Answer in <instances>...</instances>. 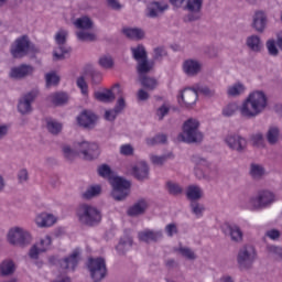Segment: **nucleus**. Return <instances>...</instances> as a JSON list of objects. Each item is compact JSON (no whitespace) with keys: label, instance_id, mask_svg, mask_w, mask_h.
Listing matches in <instances>:
<instances>
[{"label":"nucleus","instance_id":"nucleus-1","mask_svg":"<svg viewBox=\"0 0 282 282\" xmlns=\"http://www.w3.org/2000/svg\"><path fill=\"white\" fill-rule=\"evenodd\" d=\"M268 107V96L261 90H256L251 93L242 102L239 111L242 118L251 120V118H257L265 111Z\"/></svg>","mask_w":282,"mask_h":282},{"label":"nucleus","instance_id":"nucleus-2","mask_svg":"<svg viewBox=\"0 0 282 282\" xmlns=\"http://www.w3.org/2000/svg\"><path fill=\"white\" fill-rule=\"evenodd\" d=\"M178 140L187 144L202 142L204 134L199 131V121L193 118L187 119L183 124V133L178 134Z\"/></svg>","mask_w":282,"mask_h":282},{"label":"nucleus","instance_id":"nucleus-3","mask_svg":"<svg viewBox=\"0 0 282 282\" xmlns=\"http://www.w3.org/2000/svg\"><path fill=\"white\" fill-rule=\"evenodd\" d=\"M77 217L79 224L94 228L102 221V214L100 210L91 205L83 204L77 208Z\"/></svg>","mask_w":282,"mask_h":282},{"label":"nucleus","instance_id":"nucleus-4","mask_svg":"<svg viewBox=\"0 0 282 282\" xmlns=\"http://www.w3.org/2000/svg\"><path fill=\"white\" fill-rule=\"evenodd\" d=\"M110 184L112 186L111 197L115 202H124L131 193V181L122 176H115Z\"/></svg>","mask_w":282,"mask_h":282},{"label":"nucleus","instance_id":"nucleus-5","mask_svg":"<svg viewBox=\"0 0 282 282\" xmlns=\"http://www.w3.org/2000/svg\"><path fill=\"white\" fill-rule=\"evenodd\" d=\"M236 261L239 270H251L257 261V249L251 245H245L238 250Z\"/></svg>","mask_w":282,"mask_h":282},{"label":"nucleus","instance_id":"nucleus-6","mask_svg":"<svg viewBox=\"0 0 282 282\" xmlns=\"http://www.w3.org/2000/svg\"><path fill=\"white\" fill-rule=\"evenodd\" d=\"M68 35L69 32L63 29L55 34V43L57 47L53 50V61H65L67 54H72V46L67 45Z\"/></svg>","mask_w":282,"mask_h":282},{"label":"nucleus","instance_id":"nucleus-7","mask_svg":"<svg viewBox=\"0 0 282 282\" xmlns=\"http://www.w3.org/2000/svg\"><path fill=\"white\" fill-rule=\"evenodd\" d=\"M7 239L11 246H18L19 248H25L32 243V235L21 227L11 228Z\"/></svg>","mask_w":282,"mask_h":282},{"label":"nucleus","instance_id":"nucleus-8","mask_svg":"<svg viewBox=\"0 0 282 282\" xmlns=\"http://www.w3.org/2000/svg\"><path fill=\"white\" fill-rule=\"evenodd\" d=\"M204 8V0H186L183 10L188 12L184 18V23H195V21H202V10Z\"/></svg>","mask_w":282,"mask_h":282},{"label":"nucleus","instance_id":"nucleus-9","mask_svg":"<svg viewBox=\"0 0 282 282\" xmlns=\"http://www.w3.org/2000/svg\"><path fill=\"white\" fill-rule=\"evenodd\" d=\"M87 268L94 282H100L107 276V262L105 258H90Z\"/></svg>","mask_w":282,"mask_h":282},{"label":"nucleus","instance_id":"nucleus-10","mask_svg":"<svg viewBox=\"0 0 282 282\" xmlns=\"http://www.w3.org/2000/svg\"><path fill=\"white\" fill-rule=\"evenodd\" d=\"M276 202V196L270 191H261L256 196L250 197L249 206L253 210H261V208H268L271 204Z\"/></svg>","mask_w":282,"mask_h":282},{"label":"nucleus","instance_id":"nucleus-11","mask_svg":"<svg viewBox=\"0 0 282 282\" xmlns=\"http://www.w3.org/2000/svg\"><path fill=\"white\" fill-rule=\"evenodd\" d=\"M77 152L83 155L84 160L91 162V160H98L100 147L96 142L83 141L77 143Z\"/></svg>","mask_w":282,"mask_h":282},{"label":"nucleus","instance_id":"nucleus-12","mask_svg":"<svg viewBox=\"0 0 282 282\" xmlns=\"http://www.w3.org/2000/svg\"><path fill=\"white\" fill-rule=\"evenodd\" d=\"M11 55L13 58H23L30 53V37L23 35L18 37L13 45H11Z\"/></svg>","mask_w":282,"mask_h":282},{"label":"nucleus","instance_id":"nucleus-13","mask_svg":"<svg viewBox=\"0 0 282 282\" xmlns=\"http://www.w3.org/2000/svg\"><path fill=\"white\" fill-rule=\"evenodd\" d=\"M225 143L231 151H236L237 153H243L248 148V140L237 133L227 134Z\"/></svg>","mask_w":282,"mask_h":282},{"label":"nucleus","instance_id":"nucleus-14","mask_svg":"<svg viewBox=\"0 0 282 282\" xmlns=\"http://www.w3.org/2000/svg\"><path fill=\"white\" fill-rule=\"evenodd\" d=\"M78 251H74L70 256L64 259L58 260L56 257H51L48 261L52 263V265H56V263H58L62 270H72V272H74V270H76L78 267Z\"/></svg>","mask_w":282,"mask_h":282},{"label":"nucleus","instance_id":"nucleus-15","mask_svg":"<svg viewBox=\"0 0 282 282\" xmlns=\"http://www.w3.org/2000/svg\"><path fill=\"white\" fill-rule=\"evenodd\" d=\"M198 98L199 95L197 88H185L180 93L178 102L182 107L191 109V107H194V105L197 104Z\"/></svg>","mask_w":282,"mask_h":282},{"label":"nucleus","instance_id":"nucleus-16","mask_svg":"<svg viewBox=\"0 0 282 282\" xmlns=\"http://www.w3.org/2000/svg\"><path fill=\"white\" fill-rule=\"evenodd\" d=\"M39 96V91L31 90L30 93L25 94L18 102V111L22 116H28L32 113V102L36 100Z\"/></svg>","mask_w":282,"mask_h":282},{"label":"nucleus","instance_id":"nucleus-17","mask_svg":"<svg viewBox=\"0 0 282 282\" xmlns=\"http://www.w3.org/2000/svg\"><path fill=\"white\" fill-rule=\"evenodd\" d=\"M138 239L139 241H143V243H158V241H162L164 239V234L162 230H151V229H144L142 231L138 232Z\"/></svg>","mask_w":282,"mask_h":282},{"label":"nucleus","instance_id":"nucleus-18","mask_svg":"<svg viewBox=\"0 0 282 282\" xmlns=\"http://www.w3.org/2000/svg\"><path fill=\"white\" fill-rule=\"evenodd\" d=\"M32 74H34V66L21 64L19 66L12 67L9 76L15 80H23V78H28V76H32Z\"/></svg>","mask_w":282,"mask_h":282},{"label":"nucleus","instance_id":"nucleus-19","mask_svg":"<svg viewBox=\"0 0 282 282\" xmlns=\"http://www.w3.org/2000/svg\"><path fill=\"white\" fill-rule=\"evenodd\" d=\"M169 10V3L164 1H152L147 7V17L149 19H158L160 14H164Z\"/></svg>","mask_w":282,"mask_h":282},{"label":"nucleus","instance_id":"nucleus-20","mask_svg":"<svg viewBox=\"0 0 282 282\" xmlns=\"http://www.w3.org/2000/svg\"><path fill=\"white\" fill-rule=\"evenodd\" d=\"M97 120L98 117L91 110H83L82 113L77 117L79 127H84V129H93Z\"/></svg>","mask_w":282,"mask_h":282},{"label":"nucleus","instance_id":"nucleus-21","mask_svg":"<svg viewBox=\"0 0 282 282\" xmlns=\"http://www.w3.org/2000/svg\"><path fill=\"white\" fill-rule=\"evenodd\" d=\"M224 232L225 235H229L234 243H241V241H243V231L241 230V227L235 223L225 224Z\"/></svg>","mask_w":282,"mask_h":282},{"label":"nucleus","instance_id":"nucleus-22","mask_svg":"<svg viewBox=\"0 0 282 282\" xmlns=\"http://www.w3.org/2000/svg\"><path fill=\"white\" fill-rule=\"evenodd\" d=\"M265 25H268V17L265 15V12L263 11H256L252 17V23L251 28L256 30V32H264Z\"/></svg>","mask_w":282,"mask_h":282},{"label":"nucleus","instance_id":"nucleus-23","mask_svg":"<svg viewBox=\"0 0 282 282\" xmlns=\"http://www.w3.org/2000/svg\"><path fill=\"white\" fill-rule=\"evenodd\" d=\"M147 208H149V202H147L144 198H141L130 208H128L127 215L129 217H140V215H144L147 213Z\"/></svg>","mask_w":282,"mask_h":282},{"label":"nucleus","instance_id":"nucleus-24","mask_svg":"<svg viewBox=\"0 0 282 282\" xmlns=\"http://www.w3.org/2000/svg\"><path fill=\"white\" fill-rule=\"evenodd\" d=\"M132 173L139 182H144L149 178V164L145 161H139L137 165L132 167Z\"/></svg>","mask_w":282,"mask_h":282},{"label":"nucleus","instance_id":"nucleus-25","mask_svg":"<svg viewBox=\"0 0 282 282\" xmlns=\"http://www.w3.org/2000/svg\"><path fill=\"white\" fill-rule=\"evenodd\" d=\"M44 121L46 131H48L51 135H61V133H63V124L58 120L52 117H46Z\"/></svg>","mask_w":282,"mask_h":282},{"label":"nucleus","instance_id":"nucleus-26","mask_svg":"<svg viewBox=\"0 0 282 282\" xmlns=\"http://www.w3.org/2000/svg\"><path fill=\"white\" fill-rule=\"evenodd\" d=\"M183 72L187 76H197L202 72V64L195 59H186L183 63Z\"/></svg>","mask_w":282,"mask_h":282},{"label":"nucleus","instance_id":"nucleus-27","mask_svg":"<svg viewBox=\"0 0 282 282\" xmlns=\"http://www.w3.org/2000/svg\"><path fill=\"white\" fill-rule=\"evenodd\" d=\"M249 175L254 182H261L265 177V167L258 163H250Z\"/></svg>","mask_w":282,"mask_h":282},{"label":"nucleus","instance_id":"nucleus-28","mask_svg":"<svg viewBox=\"0 0 282 282\" xmlns=\"http://www.w3.org/2000/svg\"><path fill=\"white\" fill-rule=\"evenodd\" d=\"M35 223L39 228H50V226H54V224H56V217L52 214L42 213L36 216Z\"/></svg>","mask_w":282,"mask_h":282},{"label":"nucleus","instance_id":"nucleus-29","mask_svg":"<svg viewBox=\"0 0 282 282\" xmlns=\"http://www.w3.org/2000/svg\"><path fill=\"white\" fill-rule=\"evenodd\" d=\"M132 246L133 237H131L129 234H126L123 237L120 238L116 250L119 252V254H127L128 250H131Z\"/></svg>","mask_w":282,"mask_h":282},{"label":"nucleus","instance_id":"nucleus-30","mask_svg":"<svg viewBox=\"0 0 282 282\" xmlns=\"http://www.w3.org/2000/svg\"><path fill=\"white\" fill-rule=\"evenodd\" d=\"M122 34H124L127 39H133L134 41H142L145 36L144 30L140 28H124L122 29Z\"/></svg>","mask_w":282,"mask_h":282},{"label":"nucleus","instance_id":"nucleus-31","mask_svg":"<svg viewBox=\"0 0 282 282\" xmlns=\"http://www.w3.org/2000/svg\"><path fill=\"white\" fill-rule=\"evenodd\" d=\"M246 45L251 52L259 53L263 50V43L261 42V37L258 35H250L247 37Z\"/></svg>","mask_w":282,"mask_h":282},{"label":"nucleus","instance_id":"nucleus-32","mask_svg":"<svg viewBox=\"0 0 282 282\" xmlns=\"http://www.w3.org/2000/svg\"><path fill=\"white\" fill-rule=\"evenodd\" d=\"M202 195H204L202 187L197 185H189L187 187L186 197L187 199H191V202H197V199H202Z\"/></svg>","mask_w":282,"mask_h":282},{"label":"nucleus","instance_id":"nucleus-33","mask_svg":"<svg viewBox=\"0 0 282 282\" xmlns=\"http://www.w3.org/2000/svg\"><path fill=\"white\" fill-rule=\"evenodd\" d=\"M131 52H132V58L137 61V63L149 58L147 48L142 44H138L135 47H131Z\"/></svg>","mask_w":282,"mask_h":282},{"label":"nucleus","instance_id":"nucleus-34","mask_svg":"<svg viewBox=\"0 0 282 282\" xmlns=\"http://www.w3.org/2000/svg\"><path fill=\"white\" fill-rule=\"evenodd\" d=\"M113 91L115 94H117L118 96H120V98L117 100V104L115 106V110L118 113H122V111H124V107H127V102L124 101V97H122V88H120L119 84H116L113 87Z\"/></svg>","mask_w":282,"mask_h":282},{"label":"nucleus","instance_id":"nucleus-35","mask_svg":"<svg viewBox=\"0 0 282 282\" xmlns=\"http://www.w3.org/2000/svg\"><path fill=\"white\" fill-rule=\"evenodd\" d=\"M151 69H153V63H150L149 57L138 62L137 72L139 74V77L147 76V74H149Z\"/></svg>","mask_w":282,"mask_h":282},{"label":"nucleus","instance_id":"nucleus-36","mask_svg":"<svg viewBox=\"0 0 282 282\" xmlns=\"http://www.w3.org/2000/svg\"><path fill=\"white\" fill-rule=\"evenodd\" d=\"M14 261L12 260H3L0 263V274L1 276H10L14 272Z\"/></svg>","mask_w":282,"mask_h":282},{"label":"nucleus","instance_id":"nucleus-37","mask_svg":"<svg viewBox=\"0 0 282 282\" xmlns=\"http://www.w3.org/2000/svg\"><path fill=\"white\" fill-rule=\"evenodd\" d=\"M74 25L77 30H91L94 21L89 17H82L74 22Z\"/></svg>","mask_w":282,"mask_h":282},{"label":"nucleus","instance_id":"nucleus-38","mask_svg":"<svg viewBox=\"0 0 282 282\" xmlns=\"http://www.w3.org/2000/svg\"><path fill=\"white\" fill-rule=\"evenodd\" d=\"M281 133V130H279V127L276 126H271L269 127L267 131V141L269 144H276L279 142V135Z\"/></svg>","mask_w":282,"mask_h":282},{"label":"nucleus","instance_id":"nucleus-39","mask_svg":"<svg viewBox=\"0 0 282 282\" xmlns=\"http://www.w3.org/2000/svg\"><path fill=\"white\" fill-rule=\"evenodd\" d=\"M173 158H175V155L172 152H169L163 155H152L150 160L154 166H164V163L169 162V160H173Z\"/></svg>","mask_w":282,"mask_h":282},{"label":"nucleus","instance_id":"nucleus-40","mask_svg":"<svg viewBox=\"0 0 282 282\" xmlns=\"http://www.w3.org/2000/svg\"><path fill=\"white\" fill-rule=\"evenodd\" d=\"M139 80L142 85V87H144L145 89H149V91H153V89H155V87H158V79H155L153 77H149L147 75H141L139 77Z\"/></svg>","mask_w":282,"mask_h":282},{"label":"nucleus","instance_id":"nucleus-41","mask_svg":"<svg viewBox=\"0 0 282 282\" xmlns=\"http://www.w3.org/2000/svg\"><path fill=\"white\" fill-rule=\"evenodd\" d=\"M48 100L58 107L65 105L69 100V97L65 93H55L48 96Z\"/></svg>","mask_w":282,"mask_h":282},{"label":"nucleus","instance_id":"nucleus-42","mask_svg":"<svg viewBox=\"0 0 282 282\" xmlns=\"http://www.w3.org/2000/svg\"><path fill=\"white\" fill-rule=\"evenodd\" d=\"M95 98L99 102H113V100H116V96L113 95V91H111V90H106L105 93L96 91Z\"/></svg>","mask_w":282,"mask_h":282},{"label":"nucleus","instance_id":"nucleus-43","mask_svg":"<svg viewBox=\"0 0 282 282\" xmlns=\"http://www.w3.org/2000/svg\"><path fill=\"white\" fill-rule=\"evenodd\" d=\"M246 91V86L241 83L234 84L229 86L227 89V95L231 96L232 98H237V96H241Z\"/></svg>","mask_w":282,"mask_h":282},{"label":"nucleus","instance_id":"nucleus-44","mask_svg":"<svg viewBox=\"0 0 282 282\" xmlns=\"http://www.w3.org/2000/svg\"><path fill=\"white\" fill-rule=\"evenodd\" d=\"M77 147H78V143L75 144V150H72L69 145L63 147V153H64L65 160H67L68 162H74V160H76V155H80V153H78Z\"/></svg>","mask_w":282,"mask_h":282},{"label":"nucleus","instance_id":"nucleus-45","mask_svg":"<svg viewBox=\"0 0 282 282\" xmlns=\"http://www.w3.org/2000/svg\"><path fill=\"white\" fill-rule=\"evenodd\" d=\"M174 252H180V254H182V257H184L188 261H195V259H197V254H195V251H193V249L188 247L176 248L174 249Z\"/></svg>","mask_w":282,"mask_h":282},{"label":"nucleus","instance_id":"nucleus-46","mask_svg":"<svg viewBox=\"0 0 282 282\" xmlns=\"http://www.w3.org/2000/svg\"><path fill=\"white\" fill-rule=\"evenodd\" d=\"M97 173L99 177H104L105 180H111L115 177L113 176V171H111V167L108 164H102L98 167Z\"/></svg>","mask_w":282,"mask_h":282},{"label":"nucleus","instance_id":"nucleus-47","mask_svg":"<svg viewBox=\"0 0 282 282\" xmlns=\"http://www.w3.org/2000/svg\"><path fill=\"white\" fill-rule=\"evenodd\" d=\"M166 191L170 195L177 197V195H182L184 189L182 188V186H180V184H177L173 181H169L166 183Z\"/></svg>","mask_w":282,"mask_h":282},{"label":"nucleus","instance_id":"nucleus-48","mask_svg":"<svg viewBox=\"0 0 282 282\" xmlns=\"http://www.w3.org/2000/svg\"><path fill=\"white\" fill-rule=\"evenodd\" d=\"M196 93L202 94L206 98H215L216 91L215 89H210L208 86L196 85Z\"/></svg>","mask_w":282,"mask_h":282},{"label":"nucleus","instance_id":"nucleus-49","mask_svg":"<svg viewBox=\"0 0 282 282\" xmlns=\"http://www.w3.org/2000/svg\"><path fill=\"white\" fill-rule=\"evenodd\" d=\"M237 111H239V106H237V104H235V102H231L223 108V116L225 118H230V117L235 116V113H237Z\"/></svg>","mask_w":282,"mask_h":282},{"label":"nucleus","instance_id":"nucleus-50","mask_svg":"<svg viewBox=\"0 0 282 282\" xmlns=\"http://www.w3.org/2000/svg\"><path fill=\"white\" fill-rule=\"evenodd\" d=\"M76 36H77L78 41H82L83 43H85L87 41H89V42L96 41V34L89 33L87 31H77Z\"/></svg>","mask_w":282,"mask_h":282},{"label":"nucleus","instance_id":"nucleus-51","mask_svg":"<svg viewBox=\"0 0 282 282\" xmlns=\"http://www.w3.org/2000/svg\"><path fill=\"white\" fill-rule=\"evenodd\" d=\"M166 134H156L154 138L147 139V144L149 147H154V144H166Z\"/></svg>","mask_w":282,"mask_h":282},{"label":"nucleus","instance_id":"nucleus-52","mask_svg":"<svg viewBox=\"0 0 282 282\" xmlns=\"http://www.w3.org/2000/svg\"><path fill=\"white\" fill-rule=\"evenodd\" d=\"M101 188L99 185L90 186L84 194V199H91V197H98V194L100 193Z\"/></svg>","mask_w":282,"mask_h":282},{"label":"nucleus","instance_id":"nucleus-53","mask_svg":"<svg viewBox=\"0 0 282 282\" xmlns=\"http://www.w3.org/2000/svg\"><path fill=\"white\" fill-rule=\"evenodd\" d=\"M189 206L193 215H196L197 217H202L204 215V210H206L204 205L197 203V200H193Z\"/></svg>","mask_w":282,"mask_h":282},{"label":"nucleus","instance_id":"nucleus-54","mask_svg":"<svg viewBox=\"0 0 282 282\" xmlns=\"http://www.w3.org/2000/svg\"><path fill=\"white\" fill-rule=\"evenodd\" d=\"M50 246H52V237L45 236L40 240L37 247L40 248L41 252H47L50 250Z\"/></svg>","mask_w":282,"mask_h":282},{"label":"nucleus","instance_id":"nucleus-55","mask_svg":"<svg viewBox=\"0 0 282 282\" xmlns=\"http://www.w3.org/2000/svg\"><path fill=\"white\" fill-rule=\"evenodd\" d=\"M99 65L104 69H111V67H113V58H111V56L104 55L99 58Z\"/></svg>","mask_w":282,"mask_h":282},{"label":"nucleus","instance_id":"nucleus-56","mask_svg":"<svg viewBox=\"0 0 282 282\" xmlns=\"http://www.w3.org/2000/svg\"><path fill=\"white\" fill-rule=\"evenodd\" d=\"M76 83H77V87L80 88L83 96H87V94H89V86L87 85L85 77L84 76L78 77Z\"/></svg>","mask_w":282,"mask_h":282},{"label":"nucleus","instance_id":"nucleus-57","mask_svg":"<svg viewBox=\"0 0 282 282\" xmlns=\"http://www.w3.org/2000/svg\"><path fill=\"white\" fill-rule=\"evenodd\" d=\"M45 78L46 87H51V85H58V83H61V77H58L56 73H47Z\"/></svg>","mask_w":282,"mask_h":282},{"label":"nucleus","instance_id":"nucleus-58","mask_svg":"<svg viewBox=\"0 0 282 282\" xmlns=\"http://www.w3.org/2000/svg\"><path fill=\"white\" fill-rule=\"evenodd\" d=\"M91 85H100L102 83V73L99 70H90L89 72Z\"/></svg>","mask_w":282,"mask_h":282},{"label":"nucleus","instance_id":"nucleus-59","mask_svg":"<svg viewBox=\"0 0 282 282\" xmlns=\"http://www.w3.org/2000/svg\"><path fill=\"white\" fill-rule=\"evenodd\" d=\"M153 61H162L166 56V48L164 46H158L153 50Z\"/></svg>","mask_w":282,"mask_h":282},{"label":"nucleus","instance_id":"nucleus-60","mask_svg":"<svg viewBox=\"0 0 282 282\" xmlns=\"http://www.w3.org/2000/svg\"><path fill=\"white\" fill-rule=\"evenodd\" d=\"M267 48L271 56H279V48H276V42H274V40L267 42Z\"/></svg>","mask_w":282,"mask_h":282},{"label":"nucleus","instance_id":"nucleus-61","mask_svg":"<svg viewBox=\"0 0 282 282\" xmlns=\"http://www.w3.org/2000/svg\"><path fill=\"white\" fill-rule=\"evenodd\" d=\"M191 160L193 164H196V166H206L208 164V161L206 160V158H203L199 154L192 155Z\"/></svg>","mask_w":282,"mask_h":282},{"label":"nucleus","instance_id":"nucleus-62","mask_svg":"<svg viewBox=\"0 0 282 282\" xmlns=\"http://www.w3.org/2000/svg\"><path fill=\"white\" fill-rule=\"evenodd\" d=\"M267 250L270 254H275V257L282 259V247L271 245L267 247Z\"/></svg>","mask_w":282,"mask_h":282},{"label":"nucleus","instance_id":"nucleus-63","mask_svg":"<svg viewBox=\"0 0 282 282\" xmlns=\"http://www.w3.org/2000/svg\"><path fill=\"white\" fill-rule=\"evenodd\" d=\"M41 252H43L41 251V247H39L37 245H33L29 250V257L30 259L36 260L39 259V254H41Z\"/></svg>","mask_w":282,"mask_h":282},{"label":"nucleus","instance_id":"nucleus-64","mask_svg":"<svg viewBox=\"0 0 282 282\" xmlns=\"http://www.w3.org/2000/svg\"><path fill=\"white\" fill-rule=\"evenodd\" d=\"M121 155H133V145L131 144H123L120 147Z\"/></svg>","mask_w":282,"mask_h":282}]
</instances>
